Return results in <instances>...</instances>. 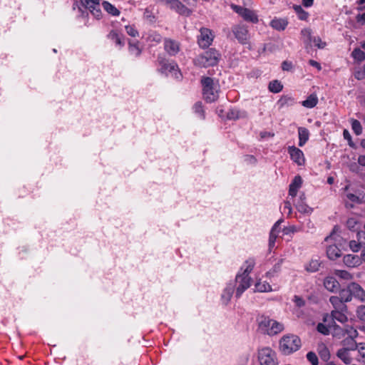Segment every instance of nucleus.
I'll return each mask as SVG.
<instances>
[{
    "label": "nucleus",
    "mask_w": 365,
    "mask_h": 365,
    "mask_svg": "<svg viewBox=\"0 0 365 365\" xmlns=\"http://www.w3.org/2000/svg\"><path fill=\"white\" fill-rule=\"evenodd\" d=\"M356 349L358 350L359 355L361 359L363 360L365 359V343H359Z\"/></svg>",
    "instance_id": "obj_59"
},
{
    "label": "nucleus",
    "mask_w": 365,
    "mask_h": 365,
    "mask_svg": "<svg viewBox=\"0 0 365 365\" xmlns=\"http://www.w3.org/2000/svg\"><path fill=\"white\" fill-rule=\"evenodd\" d=\"M293 9L298 15V18L300 20L306 21L309 17V14L304 11L300 5H294Z\"/></svg>",
    "instance_id": "obj_37"
},
{
    "label": "nucleus",
    "mask_w": 365,
    "mask_h": 365,
    "mask_svg": "<svg viewBox=\"0 0 365 365\" xmlns=\"http://www.w3.org/2000/svg\"><path fill=\"white\" fill-rule=\"evenodd\" d=\"M269 91L274 93H279L283 89V85L278 80H273L269 82L268 86Z\"/></svg>",
    "instance_id": "obj_33"
},
{
    "label": "nucleus",
    "mask_w": 365,
    "mask_h": 365,
    "mask_svg": "<svg viewBox=\"0 0 365 365\" xmlns=\"http://www.w3.org/2000/svg\"><path fill=\"white\" fill-rule=\"evenodd\" d=\"M128 50L130 53L135 57L140 56L142 53V50L139 47L138 41L134 43L129 42Z\"/></svg>",
    "instance_id": "obj_36"
},
{
    "label": "nucleus",
    "mask_w": 365,
    "mask_h": 365,
    "mask_svg": "<svg viewBox=\"0 0 365 365\" xmlns=\"http://www.w3.org/2000/svg\"><path fill=\"white\" fill-rule=\"evenodd\" d=\"M356 20L358 23H360L362 25L365 24V13L357 14Z\"/></svg>",
    "instance_id": "obj_64"
},
{
    "label": "nucleus",
    "mask_w": 365,
    "mask_h": 365,
    "mask_svg": "<svg viewBox=\"0 0 365 365\" xmlns=\"http://www.w3.org/2000/svg\"><path fill=\"white\" fill-rule=\"evenodd\" d=\"M103 8L105 11H106L109 14L118 16L120 14V11L113 4H111L110 2L104 1L102 3Z\"/></svg>",
    "instance_id": "obj_30"
},
{
    "label": "nucleus",
    "mask_w": 365,
    "mask_h": 365,
    "mask_svg": "<svg viewBox=\"0 0 365 365\" xmlns=\"http://www.w3.org/2000/svg\"><path fill=\"white\" fill-rule=\"evenodd\" d=\"M306 356L307 359L312 365H319L318 356L314 351H309Z\"/></svg>",
    "instance_id": "obj_50"
},
{
    "label": "nucleus",
    "mask_w": 365,
    "mask_h": 365,
    "mask_svg": "<svg viewBox=\"0 0 365 365\" xmlns=\"http://www.w3.org/2000/svg\"><path fill=\"white\" fill-rule=\"evenodd\" d=\"M351 57L358 62H361L365 60V53L359 48H356L353 50L351 54Z\"/></svg>",
    "instance_id": "obj_38"
},
{
    "label": "nucleus",
    "mask_w": 365,
    "mask_h": 365,
    "mask_svg": "<svg viewBox=\"0 0 365 365\" xmlns=\"http://www.w3.org/2000/svg\"><path fill=\"white\" fill-rule=\"evenodd\" d=\"M329 324H331V322L328 323L327 325L324 324V323H319L317 326V331L324 335H329V328L332 327H329Z\"/></svg>",
    "instance_id": "obj_44"
},
{
    "label": "nucleus",
    "mask_w": 365,
    "mask_h": 365,
    "mask_svg": "<svg viewBox=\"0 0 365 365\" xmlns=\"http://www.w3.org/2000/svg\"><path fill=\"white\" fill-rule=\"evenodd\" d=\"M278 233H276L275 232L270 231L269 236V250H272L275 245L276 240L277 238Z\"/></svg>",
    "instance_id": "obj_56"
},
{
    "label": "nucleus",
    "mask_w": 365,
    "mask_h": 365,
    "mask_svg": "<svg viewBox=\"0 0 365 365\" xmlns=\"http://www.w3.org/2000/svg\"><path fill=\"white\" fill-rule=\"evenodd\" d=\"M277 106L279 108L286 106H292L295 103V100L293 97L289 95H284L277 101Z\"/></svg>",
    "instance_id": "obj_25"
},
{
    "label": "nucleus",
    "mask_w": 365,
    "mask_h": 365,
    "mask_svg": "<svg viewBox=\"0 0 365 365\" xmlns=\"http://www.w3.org/2000/svg\"><path fill=\"white\" fill-rule=\"evenodd\" d=\"M201 83L202 86V94L205 101L209 103L215 101L218 98V91L213 78L202 77Z\"/></svg>",
    "instance_id": "obj_6"
},
{
    "label": "nucleus",
    "mask_w": 365,
    "mask_h": 365,
    "mask_svg": "<svg viewBox=\"0 0 365 365\" xmlns=\"http://www.w3.org/2000/svg\"><path fill=\"white\" fill-rule=\"evenodd\" d=\"M301 346L302 341L300 338L292 334L284 335L279 341V351L285 356L296 352Z\"/></svg>",
    "instance_id": "obj_4"
},
{
    "label": "nucleus",
    "mask_w": 365,
    "mask_h": 365,
    "mask_svg": "<svg viewBox=\"0 0 365 365\" xmlns=\"http://www.w3.org/2000/svg\"><path fill=\"white\" fill-rule=\"evenodd\" d=\"M339 295L338 296L345 304L347 302H350L352 300V297L349 291L348 285L344 289H339L338 291Z\"/></svg>",
    "instance_id": "obj_31"
},
{
    "label": "nucleus",
    "mask_w": 365,
    "mask_h": 365,
    "mask_svg": "<svg viewBox=\"0 0 365 365\" xmlns=\"http://www.w3.org/2000/svg\"><path fill=\"white\" fill-rule=\"evenodd\" d=\"M347 285L352 299L355 298L360 302H365V290L359 283L352 282Z\"/></svg>",
    "instance_id": "obj_13"
},
{
    "label": "nucleus",
    "mask_w": 365,
    "mask_h": 365,
    "mask_svg": "<svg viewBox=\"0 0 365 365\" xmlns=\"http://www.w3.org/2000/svg\"><path fill=\"white\" fill-rule=\"evenodd\" d=\"M329 302L334 307L333 310H347L348 307L346 304L338 297V296H331L329 298Z\"/></svg>",
    "instance_id": "obj_21"
},
{
    "label": "nucleus",
    "mask_w": 365,
    "mask_h": 365,
    "mask_svg": "<svg viewBox=\"0 0 365 365\" xmlns=\"http://www.w3.org/2000/svg\"><path fill=\"white\" fill-rule=\"evenodd\" d=\"M301 34L303 36L304 43L307 45H309L312 43V38H313V36L312 35L311 29H309V28L303 29L301 31Z\"/></svg>",
    "instance_id": "obj_39"
},
{
    "label": "nucleus",
    "mask_w": 365,
    "mask_h": 365,
    "mask_svg": "<svg viewBox=\"0 0 365 365\" xmlns=\"http://www.w3.org/2000/svg\"><path fill=\"white\" fill-rule=\"evenodd\" d=\"M72 11L76 17L83 19L88 16V11L97 19L102 17L99 0H74Z\"/></svg>",
    "instance_id": "obj_1"
},
{
    "label": "nucleus",
    "mask_w": 365,
    "mask_h": 365,
    "mask_svg": "<svg viewBox=\"0 0 365 365\" xmlns=\"http://www.w3.org/2000/svg\"><path fill=\"white\" fill-rule=\"evenodd\" d=\"M341 250L336 245H329L327 248V255L331 260L336 259L341 256Z\"/></svg>",
    "instance_id": "obj_23"
},
{
    "label": "nucleus",
    "mask_w": 365,
    "mask_h": 365,
    "mask_svg": "<svg viewBox=\"0 0 365 365\" xmlns=\"http://www.w3.org/2000/svg\"><path fill=\"white\" fill-rule=\"evenodd\" d=\"M319 354L321 359L324 361H327L330 358L329 351L325 346H323V347L319 350Z\"/></svg>",
    "instance_id": "obj_51"
},
{
    "label": "nucleus",
    "mask_w": 365,
    "mask_h": 365,
    "mask_svg": "<svg viewBox=\"0 0 365 365\" xmlns=\"http://www.w3.org/2000/svg\"><path fill=\"white\" fill-rule=\"evenodd\" d=\"M232 32L237 41L245 45L250 42V34L247 26L242 24H236L232 26Z\"/></svg>",
    "instance_id": "obj_9"
},
{
    "label": "nucleus",
    "mask_w": 365,
    "mask_h": 365,
    "mask_svg": "<svg viewBox=\"0 0 365 365\" xmlns=\"http://www.w3.org/2000/svg\"><path fill=\"white\" fill-rule=\"evenodd\" d=\"M349 247L353 252H358L363 247V246L361 245L358 240H352L349 242Z\"/></svg>",
    "instance_id": "obj_46"
},
{
    "label": "nucleus",
    "mask_w": 365,
    "mask_h": 365,
    "mask_svg": "<svg viewBox=\"0 0 365 365\" xmlns=\"http://www.w3.org/2000/svg\"><path fill=\"white\" fill-rule=\"evenodd\" d=\"M347 349H339L337 351L336 356L346 364H349L351 362V357Z\"/></svg>",
    "instance_id": "obj_29"
},
{
    "label": "nucleus",
    "mask_w": 365,
    "mask_h": 365,
    "mask_svg": "<svg viewBox=\"0 0 365 365\" xmlns=\"http://www.w3.org/2000/svg\"><path fill=\"white\" fill-rule=\"evenodd\" d=\"M347 310H332L330 314V317L331 318V324H329V327H333L334 330L339 329L340 327L337 325L335 321H338L339 322L344 324L348 322V317L346 313Z\"/></svg>",
    "instance_id": "obj_12"
},
{
    "label": "nucleus",
    "mask_w": 365,
    "mask_h": 365,
    "mask_svg": "<svg viewBox=\"0 0 365 365\" xmlns=\"http://www.w3.org/2000/svg\"><path fill=\"white\" fill-rule=\"evenodd\" d=\"M169 72L171 73L172 76L176 80L180 81L182 78V74L178 64L176 67L175 66L173 70H170Z\"/></svg>",
    "instance_id": "obj_54"
},
{
    "label": "nucleus",
    "mask_w": 365,
    "mask_h": 365,
    "mask_svg": "<svg viewBox=\"0 0 365 365\" xmlns=\"http://www.w3.org/2000/svg\"><path fill=\"white\" fill-rule=\"evenodd\" d=\"M215 35L212 30L202 27L200 29V35L197 36V43L202 48H208L212 43Z\"/></svg>",
    "instance_id": "obj_10"
},
{
    "label": "nucleus",
    "mask_w": 365,
    "mask_h": 365,
    "mask_svg": "<svg viewBox=\"0 0 365 365\" xmlns=\"http://www.w3.org/2000/svg\"><path fill=\"white\" fill-rule=\"evenodd\" d=\"M324 288L332 293H336L341 288L339 282L333 276H327L323 280Z\"/></svg>",
    "instance_id": "obj_17"
},
{
    "label": "nucleus",
    "mask_w": 365,
    "mask_h": 365,
    "mask_svg": "<svg viewBox=\"0 0 365 365\" xmlns=\"http://www.w3.org/2000/svg\"><path fill=\"white\" fill-rule=\"evenodd\" d=\"M356 239L360 242L363 247L365 248V230H360L357 232Z\"/></svg>",
    "instance_id": "obj_58"
},
{
    "label": "nucleus",
    "mask_w": 365,
    "mask_h": 365,
    "mask_svg": "<svg viewBox=\"0 0 365 365\" xmlns=\"http://www.w3.org/2000/svg\"><path fill=\"white\" fill-rule=\"evenodd\" d=\"M257 323L258 331L261 334L269 336L278 335L284 330V325L282 322H278L264 314L257 317Z\"/></svg>",
    "instance_id": "obj_3"
},
{
    "label": "nucleus",
    "mask_w": 365,
    "mask_h": 365,
    "mask_svg": "<svg viewBox=\"0 0 365 365\" xmlns=\"http://www.w3.org/2000/svg\"><path fill=\"white\" fill-rule=\"evenodd\" d=\"M316 47L323 49L326 47L327 43L323 41L319 36L313 37L312 41Z\"/></svg>",
    "instance_id": "obj_52"
},
{
    "label": "nucleus",
    "mask_w": 365,
    "mask_h": 365,
    "mask_svg": "<svg viewBox=\"0 0 365 365\" xmlns=\"http://www.w3.org/2000/svg\"><path fill=\"white\" fill-rule=\"evenodd\" d=\"M298 135H299V146H304L308 141L309 138V132L307 128L304 127L298 128Z\"/></svg>",
    "instance_id": "obj_24"
},
{
    "label": "nucleus",
    "mask_w": 365,
    "mask_h": 365,
    "mask_svg": "<svg viewBox=\"0 0 365 365\" xmlns=\"http://www.w3.org/2000/svg\"><path fill=\"white\" fill-rule=\"evenodd\" d=\"M255 265V260L253 258H250L245 262L244 265L237 274L235 277L237 298H240L242 293L250 287L252 279L250 274L253 270Z\"/></svg>",
    "instance_id": "obj_2"
},
{
    "label": "nucleus",
    "mask_w": 365,
    "mask_h": 365,
    "mask_svg": "<svg viewBox=\"0 0 365 365\" xmlns=\"http://www.w3.org/2000/svg\"><path fill=\"white\" fill-rule=\"evenodd\" d=\"M150 42L160 43L163 39L162 36L156 31L151 32L148 37Z\"/></svg>",
    "instance_id": "obj_45"
},
{
    "label": "nucleus",
    "mask_w": 365,
    "mask_h": 365,
    "mask_svg": "<svg viewBox=\"0 0 365 365\" xmlns=\"http://www.w3.org/2000/svg\"><path fill=\"white\" fill-rule=\"evenodd\" d=\"M125 31L127 34L132 37H136L139 35V33L134 25L126 26Z\"/></svg>",
    "instance_id": "obj_53"
},
{
    "label": "nucleus",
    "mask_w": 365,
    "mask_h": 365,
    "mask_svg": "<svg viewBox=\"0 0 365 365\" xmlns=\"http://www.w3.org/2000/svg\"><path fill=\"white\" fill-rule=\"evenodd\" d=\"M220 56L217 50L211 48L196 56L193 60V63L199 68L215 66L218 63Z\"/></svg>",
    "instance_id": "obj_5"
},
{
    "label": "nucleus",
    "mask_w": 365,
    "mask_h": 365,
    "mask_svg": "<svg viewBox=\"0 0 365 365\" xmlns=\"http://www.w3.org/2000/svg\"><path fill=\"white\" fill-rule=\"evenodd\" d=\"M318 103V98L316 94L309 95L305 101H303L302 105L307 108H312Z\"/></svg>",
    "instance_id": "obj_28"
},
{
    "label": "nucleus",
    "mask_w": 365,
    "mask_h": 365,
    "mask_svg": "<svg viewBox=\"0 0 365 365\" xmlns=\"http://www.w3.org/2000/svg\"><path fill=\"white\" fill-rule=\"evenodd\" d=\"M293 302H294L296 307L299 308L304 307L306 304L305 300L302 297L298 295L294 296Z\"/></svg>",
    "instance_id": "obj_57"
},
{
    "label": "nucleus",
    "mask_w": 365,
    "mask_h": 365,
    "mask_svg": "<svg viewBox=\"0 0 365 365\" xmlns=\"http://www.w3.org/2000/svg\"><path fill=\"white\" fill-rule=\"evenodd\" d=\"M356 314L357 318L365 323V305H360L356 308Z\"/></svg>",
    "instance_id": "obj_48"
},
{
    "label": "nucleus",
    "mask_w": 365,
    "mask_h": 365,
    "mask_svg": "<svg viewBox=\"0 0 365 365\" xmlns=\"http://www.w3.org/2000/svg\"><path fill=\"white\" fill-rule=\"evenodd\" d=\"M321 262L318 259H312L306 267V269L310 272H315L319 270Z\"/></svg>",
    "instance_id": "obj_41"
},
{
    "label": "nucleus",
    "mask_w": 365,
    "mask_h": 365,
    "mask_svg": "<svg viewBox=\"0 0 365 365\" xmlns=\"http://www.w3.org/2000/svg\"><path fill=\"white\" fill-rule=\"evenodd\" d=\"M230 7L245 21L252 24H257L259 22V17L255 11L234 4H232Z\"/></svg>",
    "instance_id": "obj_8"
},
{
    "label": "nucleus",
    "mask_w": 365,
    "mask_h": 365,
    "mask_svg": "<svg viewBox=\"0 0 365 365\" xmlns=\"http://www.w3.org/2000/svg\"><path fill=\"white\" fill-rule=\"evenodd\" d=\"M357 344L355 341V339L351 338H345L342 341V345L344 346L343 349H347L348 351H354L356 350Z\"/></svg>",
    "instance_id": "obj_32"
},
{
    "label": "nucleus",
    "mask_w": 365,
    "mask_h": 365,
    "mask_svg": "<svg viewBox=\"0 0 365 365\" xmlns=\"http://www.w3.org/2000/svg\"><path fill=\"white\" fill-rule=\"evenodd\" d=\"M157 62L160 66V71L162 73H166L177 66V63L174 61H169L163 55L158 56Z\"/></svg>",
    "instance_id": "obj_15"
},
{
    "label": "nucleus",
    "mask_w": 365,
    "mask_h": 365,
    "mask_svg": "<svg viewBox=\"0 0 365 365\" xmlns=\"http://www.w3.org/2000/svg\"><path fill=\"white\" fill-rule=\"evenodd\" d=\"M344 331L348 334L346 338L356 339L358 336V331L353 327L346 326Z\"/></svg>",
    "instance_id": "obj_47"
},
{
    "label": "nucleus",
    "mask_w": 365,
    "mask_h": 365,
    "mask_svg": "<svg viewBox=\"0 0 365 365\" xmlns=\"http://www.w3.org/2000/svg\"><path fill=\"white\" fill-rule=\"evenodd\" d=\"M343 136L345 140H347L349 141V145L351 147H352V148L354 147V143L352 141L351 136L349 130H347L346 129H344L343 131Z\"/></svg>",
    "instance_id": "obj_62"
},
{
    "label": "nucleus",
    "mask_w": 365,
    "mask_h": 365,
    "mask_svg": "<svg viewBox=\"0 0 365 365\" xmlns=\"http://www.w3.org/2000/svg\"><path fill=\"white\" fill-rule=\"evenodd\" d=\"M346 197L351 202H354V203H360L361 202L359 197L357 195H356L355 194L347 193L346 195Z\"/></svg>",
    "instance_id": "obj_61"
},
{
    "label": "nucleus",
    "mask_w": 365,
    "mask_h": 365,
    "mask_svg": "<svg viewBox=\"0 0 365 365\" xmlns=\"http://www.w3.org/2000/svg\"><path fill=\"white\" fill-rule=\"evenodd\" d=\"M298 231L299 230L295 225H289L287 227H284L282 230L283 234L284 235H291Z\"/></svg>",
    "instance_id": "obj_55"
},
{
    "label": "nucleus",
    "mask_w": 365,
    "mask_h": 365,
    "mask_svg": "<svg viewBox=\"0 0 365 365\" xmlns=\"http://www.w3.org/2000/svg\"><path fill=\"white\" fill-rule=\"evenodd\" d=\"M234 285L232 284H227V286L225 288L221 295L222 301L224 304H227L234 293Z\"/></svg>",
    "instance_id": "obj_26"
},
{
    "label": "nucleus",
    "mask_w": 365,
    "mask_h": 365,
    "mask_svg": "<svg viewBox=\"0 0 365 365\" xmlns=\"http://www.w3.org/2000/svg\"><path fill=\"white\" fill-rule=\"evenodd\" d=\"M300 198H302V197ZM296 207L299 212L304 214H311L313 211V209L304 203L302 199H300L297 202Z\"/></svg>",
    "instance_id": "obj_35"
},
{
    "label": "nucleus",
    "mask_w": 365,
    "mask_h": 365,
    "mask_svg": "<svg viewBox=\"0 0 365 365\" xmlns=\"http://www.w3.org/2000/svg\"><path fill=\"white\" fill-rule=\"evenodd\" d=\"M255 289L257 292H268L272 291V286L269 284V282L266 281H259L256 282Z\"/></svg>",
    "instance_id": "obj_34"
},
{
    "label": "nucleus",
    "mask_w": 365,
    "mask_h": 365,
    "mask_svg": "<svg viewBox=\"0 0 365 365\" xmlns=\"http://www.w3.org/2000/svg\"><path fill=\"white\" fill-rule=\"evenodd\" d=\"M290 158L298 165H303L305 163V158L303 152L294 145L289 146L287 148Z\"/></svg>",
    "instance_id": "obj_14"
},
{
    "label": "nucleus",
    "mask_w": 365,
    "mask_h": 365,
    "mask_svg": "<svg viewBox=\"0 0 365 365\" xmlns=\"http://www.w3.org/2000/svg\"><path fill=\"white\" fill-rule=\"evenodd\" d=\"M257 359L259 365H279L277 353L269 346L258 349Z\"/></svg>",
    "instance_id": "obj_7"
},
{
    "label": "nucleus",
    "mask_w": 365,
    "mask_h": 365,
    "mask_svg": "<svg viewBox=\"0 0 365 365\" xmlns=\"http://www.w3.org/2000/svg\"><path fill=\"white\" fill-rule=\"evenodd\" d=\"M239 117L238 112L235 110H230L226 115V118L229 120H235Z\"/></svg>",
    "instance_id": "obj_60"
},
{
    "label": "nucleus",
    "mask_w": 365,
    "mask_h": 365,
    "mask_svg": "<svg viewBox=\"0 0 365 365\" xmlns=\"http://www.w3.org/2000/svg\"><path fill=\"white\" fill-rule=\"evenodd\" d=\"M343 263L349 268H356L361 265V260L359 255L354 254H346L343 257Z\"/></svg>",
    "instance_id": "obj_18"
},
{
    "label": "nucleus",
    "mask_w": 365,
    "mask_h": 365,
    "mask_svg": "<svg viewBox=\"0 0 365 365\" xmlns=\"http://www.w3.org/2000/svg\"><path fill=\"white\" fill-rule=\"evenodd\" d=\"M292 68V63L289 61H284L282 63V69L283 71H289Z\"/></svg>",
    "instance_id": "obj_63"
},
{
    "label": "nucleus",
    "mask_w": 365,
    "mask_h": 365,
    "mask_svg": "<svg viewBox=\"0 0 365 365\" xmlns=\"http://www.w3.org/2000/svg\"><path fill=\"white\" fill-rule=\"evenodd\" d=\"M288 25V21L284 19L274 18L270 22V26L277 31H284Z\"/></svg>",
    "instance_id": "obj_22"
},
{
    "label": "nucleus",
    "mask_w": 365,
    "mask_h": 365,
    "mask_svg": "<svg viewBox=\"0 0 365 365\" xmlns=\"http://www.w3.org/2000/svg\"><path fill=\"white\" fill-rule=\"evenodd\" d=\"M358 219L357 217H349L346 221V227L349 230L351 231H355L358 229Z\"/></svg>",
    "instance_id": "obj_43"
},
{
    "label": "nucleus",
    "mask_w": 365,
    "mask_h": 365,
    "mask_svg": "<svg viewBox=\"0 0 365 365\" xmlns=\"http://www.w3.org/2000/svg\"><path fill=\"white\" fill-rule=\"evenodd\" d=\"M163 3L167 5L171 10L185 16H189L192 14V10L187 8L180 0H161Z\"/></svg>",
    "instance_id": "obj_11"
},
{
    "label": "nucleus",
    "mask_w": 365,
    "mask_h": 365,
    "mask_svg": "<svg viewBox=\"0 0 365 365\" xmlns=\"http://www.w3.org/2000/svg\"><path fill=\"white\" fill-rule=\"evenodd\" d=\"M193 110L195 113L199 115L200 119H205V111L202 103L200 101H197L194 104Z\"/></svg>",
    "instance_id": "obj_42"
},
{
    "label": "nucleus",
    "mask_w": 365,
    "mask_h": 365,
    "mask_svg": "<svg viewBox=\"0 0 365 365\" xmlns=\"http://www.w3.org/2000/svg\"><path fill=\"white\" fill-rule=\"evenodd\" d=\"M180 43L171 38H165L164 49L170 56H176L180 51Z\"/></svg>",
    "instance_id": "obj_16"
},
{
    "label": "nucleus",
    "mask_w": 365,
    "mask_h": 365,
    "mask_svg": "<svg viewBox=\"0 0 365 365\" xmlns=\"http://www.w3.org/2000/svg\"><path fill=\"white\" fill-rule=\"evenodd\" d=\"M143 17L150 23H154L155 21V16L150 8H146L145 9Z\"/></svg>",
    "instance_id": "obj_49"
},
{
    "label": "nucleus",
    "mask_w": 365,
    "mask_h": 365,
    "mask_svg": "<svg viewBox=\"0 0 365 365\" xmlns=\"http://www.w3.org/2000/svg\"><path fill=\"white\" fill-rule=\"evenodd\" d=\"M108 38L115 43L116 46L121 48L124 46L125 42L122 34H119L117 31L112 30L108 34Z\"/></svg>",
    "instance_id": "obj_19"
},
{
    "label": "nucleus",
    "mask_w": 365,
    "mask_h": 365,
    "mask_svg": "<svg viewBox=\"0 0 365 365\" xmlns=\"http://www.w3.org/2000/svg\"><path fill=\"white\" fill-rule=\"evenodd\" d=\"M333 274L341 279L351 281L354 279V275L344 269H334Z\"/></svg>",
    "instance_id": "obj_27"
},
{
    "label": "nucleus",
    "mask_w": 365,
    "mask_h": 365,
    "mask_svg": "<svg viewBox=\"0 0 365 365\" xmlns=\"http://www.w3.org/2000/svg\"><path fill=\"white\" fill-rule=\"evenodd\" d=\"M302 184V179L300 175H296L293 180L292 181L291 184L289 185V195L292 196V197H296L297 194V191L299 188L301 187Z\"/></svg>",
    "instance_id": "obj_20"
},
{
    "label": "nucleus",
    "mask_w": 365,
    "mask_h": 365,
    "mask_svg": "<svg viewBox=\"0 0 365 365\" xmlns=\"http://www.w3.org/2000/svg\"><path fill=\"white\" fill-rule=\"evenodd\" d=\"M350 121L351 125V129L354 131V133L356 135H361L362 133V126L361 125V123L358 120L354 118H351Z\"/></svg>",
    "instance_id": "obj_40"
}]
</instances>
